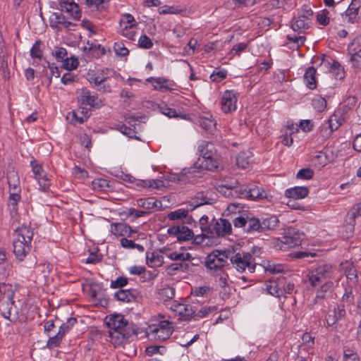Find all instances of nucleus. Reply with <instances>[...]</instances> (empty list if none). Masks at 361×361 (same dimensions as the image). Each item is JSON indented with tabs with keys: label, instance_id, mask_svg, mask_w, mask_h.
I'll return each instance as SVG.
<instances>
[{
	"label": "nucleus",
	"instance_id": "1",
	"mask_svg": "<svg viewBox=\"0 0 361 361\" xmlns=\"http://www.w3.org/2000/svg\"><path fill=\"white\" fill-rule=\"evenodd\" d=\"M106 324L109 329V334L111 338L128 340L131 336H137L139 334V328L133 324H129L120 314L110 315Z\"/></svg>",
	"mask_w": 361,
	"mask_h": 361
},
{
	"label": "nucleus",
	"instance_id": "2",
	"mask_svg": "<svg viewBox=\"0 0 361 361\" xmlns=\"http://www.w3.org/2000/svg\"><path fill=\"white\" fill-rule=\"evenodd\" d=\"M230 250H214L208 254L205 259V267L210 270H214L216 275L224 274L222 269L228 264L226 259H231Z\"/></svg>",
	"mask_w": 361,
	"mask_h": 361
},
{
	"label": "nucleus",
	"instance_id": "3",
	"mask_svg": "<svg viewBox=\"0 0 361 361\" xmlns=\"http://www.w3.org/2000/svg\"><path fill=\"white\" fill-rule=\"evenodd\" d=\"M305 234L293 227H288L281 240V250H286L302 245Z\"/></svg>",
	"mask_w": 361,
	"mask_h": 361
},
{
	"label": "nucleus",
	"instance_id": "4",
	"mask_svg": "<svg viewBox=\"0 0 361 361\" xmlns=\"http://www.w3.org/2000/svg\"><path fill=\"white\" fill-rule=\"evenodd\" d=\"M251 227L254 232L263 233L268 231L275 230L279 225V220L276 216L270 215L265 217L257 218L255 216Z\"/></svg>",
	"mask_w": 361,
	"mask_h": 361
},
{
	"label": "nucleus",
	"instance_id": "5",
	"mask_svg": "<svg viewBox=\"0 0 361 361\" xmlns=\"http://www.w3.org/2000/svg\"><path fill=\"white\" fill-rule=\"evenodd\" d=\"M252 260L254 258L250 252L236 253L230 259L231 264L235 265L238 271L243 272L247 267L251 273L255 271L256 267V264H252Z\"/></svg>",
	"mask_w": 361,
	"mask_h": 361
},
{
	"label": "nucleus",
	"instance_id": "6",
	"mask_svg": "<svg viewBox=\"0 0 361 361\" xmlns=\"http://www.w3.org/2000/svg\"><path fill=\"white\" fill-rule=\"evenodd\" d=\"M150 331L155 338L164 341L169 338L173 330L172 323L164 320L159 322L157 326H150Z\"/></svg>",
	"mask_w": 361,
	"mask_h": 361
},
{
	"label": "nucleus",
	"instance_id": "7",
	"mask_svg": "<svg viewBox=\"0 0 361 361\" xmlns=\"http://www.w3.org/2000/svg\"><path fill=\"white\" fill-rule=\"evenodd\" d=\"M78 102L81 106H90L92 108L99 109L103 106L102 101L98 99L96 94L92 95L87 88H82L78 96Z\"/></svg>",
	"mask_w": 361,
	"mask_h": 361
},
{
	"label": "nucleus",
	"instance_id": "8",
	"mask_svg": "<svg viewBox=\"0 0 361 361\" xmlns=\"http://www.w3.org/2000/svg\"><path fill=\"white\" fill-rule=\"evenodd\" d=\"M167 233L170 236H176L178 242H185L194 237L193 231L184 225L171 226L168 229Z\"/></svg>",
	"mask_w": 361,
	"mask_h": 361
},
{
	"label": "nucleus",
	"instance_id": "9",
	"mask_svg": "<svg viewBox=\"0 0 361 361\" xmlns=\"http://www.w3.org/2000/svg\"><path fill=\"white\" fill-rule=\"evenodd\" d=\"M255 216L252 214H239V215L233 219V224L235 228H242L247 233H253L254 229L250 228Z\"/></svg>",
	"mask_w": 361,
	"mask_h": 361
},
{
	"label": "nucleus",
	"instance_id": "10",
	"mask_svg": "<svg viewBox=\"0 0 361 361\" xmlns=\"http://www.w3.org/2000/svg\"><path fill=\"white\" fill-rule=\"evenodd\" d=\"M13 252L16 259L19 262H22L24 260L26 255L30 252L31 243L24 242L23 240L16 238L13 241Z\"/></svg>",
	"mask_w": 361,
	"mask_h": 361
},
{
	"label": "nucleus",
	"instance_id": "11",
	"mask_svg": "<svg viewBox=\"0 0 361 361\" xmlns=\"http://www.w3.org/2000/svg\"><path fill=\"white\" fill-rule=\"evenodd\" d=\"M59 8L62 12L69 13L73 20H78L81 18L79 6L73 0H60Z\"/></svg>",
	"mask_w": 361,
	"mask_h": 361
},
{
	"label": "nucleus",
	"instance_id": "12",
	"mask_svg": "<svg viewBox=\"0 0 361 361\" xmlns=\"http://www.w3.org/2000/svg\"><path fill=\"white\" fill-rule=\"evenodd\" d=\"M237 96L233 91H226L221 98V109L224 113H229L236 109Z\"/></svg>",
	"mask_w": 361,
	"mask_h": 361
},
{
	"label": "nucleus",
	"instance_id": "13",
	"mask_svg": "<svg viewBox=\"0 0 361 361\" xmlns=\"http://www.w3.org/2000/svg\"><path fill=\"white\" fill-rule=\"evenodd\" d=\"M121 179L129 183H134L136 186L140 188H158L159 185L157 180L137 179L130 174L123 173L120 176Z\"/></svg>",
	"mask_w": 361,
	"mask_h": 361
},
{
	"label": "nucleus",
	"instance_id": "14",
	"mask_svg": "<svg viewBox=\"0 0 361 361\" xmlns=\"http://www.w3.org/2000/svg\"><path fill=\"white\" fill-rule=\"evenodd\" d=\"M213 230L217 236H225L231 233V224L230 221L225 219L212 220Z\"/></svg>",
	"mask_w": 361,
	"mask_h": 361
},
{
	"label": "nucleus",
	"instance_id": "15",
	"mask_svg": "<svg viewBox=\"0 0 361 361\" xmlns=\"http://www.w3.org/2000/svg\"><path fill=\"white\" fill-rule=\"evenodd\" d=\"M137 205L145 211L161 210L163 205L160 200L154 197L140 198L137 200Z\"/></svg>",
	"mask_w": 361,
	"mask_h": 361
},
{
	"label": "nucleus",
	"instance_id": "16",
	"mask_svg": "<svg viewBox=\"0 0 361 361\" xmlns=\"http://www.w3.org/2000/svg\"><path fill=\"white\" fill-rule=\"evenodd\" d=\"M139 293L135 289H119L114 293V298L123 302H131L136 300Z\"/></svg>",
	"mask_w": 361,
	"mask_h": 361
},
{
	"label": "nucleus",
	"instance_id": "17",
	"mask_svg": "<svg viewBox=\"0 0 361 361\" xmlns=\"http://www.w3.org/2000/svg\"><path fill=\"white\" fill-rule=\"evenodd\" d=\"M50 26L54 29H57L59 25H62L66 28H69L71 26H75L76 25L66 20V16L61 13L54 12L51 14L49 18Z\"/></svg>",
	"mask_w": 361,
	"mask_h": 361
},
{
	"label": "nucleus",
	"instance_id": "18",
	"mask_svg": "<svg viewBox=\"0 0 361 361\" xmlns=\"http://www.w3.org/2000/svg\"><path fill=\"white\" fill-rule=\"evenodd\" d=\"M14 235H16L17 238L20 239L24 242L31 243L33 238L34 232L30 226L23 224L15 229Z\"/></svg>",
	"mask_w": 361,
	"mask_h": 361
},
{
	"label": "nucleus",
	"instance_id": "19",
	"mask_svg": "<svg viewBox=\"0 0 361 361\" xmlns=\"http://www.w3.org/2000/svg\"><path fill=\"white\" fill-rule=\"evenodd\" d=\"M267 192L255 183H249L247 188V199L250 200H257L267 198Z\"/></svg>",
	"mask_w": 361,
	"mask_h": 361
},
{
	"label": "nucleus",
	"instance_id": "20",
	"mask_svg": "<svg viewBox=\"0 0 361 361\" xmlns=\"http://www.w3.org/2000/svg\"><path fill=\"white\" fill-rule=\"evenodd\" d=\"M111 232L114 235L118 236H130L134 232L131 227L125 223H112L111 224Z\"/></svg>",
	"mask_w": 361,
	"mask_h": 361
},
{
	"label": "nucleus",
	"instance_id": "21",
	"mask_svg": "<svg viewBox=\"0 0 361 361\" xmlns=\"http://www.w3.org/2000/svg\"><path fill=\"white\" fill-rule=\"evenodd\" d=\"M309 188L307 187L296 186L287 189L285 191V195L287 197L293 200L302 199L308 195Z\"/></svg>",
	"mask_w": 361,
	"mask_h": 361
},
{
	"label": "nucleus",
	"instance_id": "22",
	"mask_svg": "<svg viewBox=\"0 0 361 361\" xmlns=\"http://www.w3.org/2000/svg\"><path fill=\"white\" fill-rule=\"evenodd\" d=\"M310 19H305L302 18L301 16H298V18H293L291 20V28L293 31L302 33L305 30L308 29L310 25Z\"/></svg>",
	"mask_w": 361,
	"mask_h": 361
},
{
	"label": "nucleus",
	"instance_id": "23",
	"mask_svg": "<svg viewBox=\"0 0 361 361\" xmlns=\"http://www.w3.org/2000/svg\"><path fill=\"white\" fill-rule=\"evenodd\" d=\"M90 109L84 106L80 107L77 111H73L72 123L76 125L77 123H83L90 116Z\"/></svg>",
	"mask_w": 361,
	"mask_h": 361
},
{
	"label": "nucleus",
	"instance_id": "24",
	"mask_svg": "<svg viewBox=\"0 0 361 361\" xmlns=\"http://www.w3.org/2000/svg\"><path fill=\"white\" fill-rule=\"evenodd\" d=\"M361 7V0H352L348 9L345 11V16L348 17L349 22L353 23L355 22L358 16L359 9Z\"/></svg>",
	"mask_w": 361,
	"mask_h": 361
},
{
	"label": "nucleus",
	"instance_id": "25",
	"mask_svg": "<svg viewBox=\"0 0 361 361\" xmlns=\"http://www.w3.org/2000/svg\"><path fill=\"white\" fill-rule=\"evenodd\" d=\"M316 73V68L310 66L306 69L304 74V80L307 87L310 90H314L317 87Z\"/></svg>",
	"mask_w": 361,
	"mask_h": 361
},
{
	"label": "nucleus",
	"instance_id": "26",
	"mask_svg": "<svg viewBox=\"0 0 361 361\" xmlns=\"http://www.w3.org/2000/svg\"><path fill=\"white\" fill-rule=\"evenodd\" d=\"M199 152L202 159L199 158L198 161L206 158L217 155L214 145L210 142H204L199 147Z\"/></svg>",
	"mask_w": 361,
	"mask_h": 361
},
{
	"label": "nucleus",
	"instance_id": "27",
	"mask_svg": "<svg viewBox=\"0 0 361 361\" xmlns=\"http://www.w3.org/2000/svg\"><path fill=\"white\" fill-rule=\"evenodd\" d=\"M15 290L11 284L0 282V302L8 301L14 298Z\"/></svg>",
	"mask_w": 361,
	"mask_h": 361
},
{
	"label": "nucleus",
	"instance_id": "28",
	"mask_svg": "<svg viewBox=\"0 0 361 361\" xmlns=\"http://www.w3.org/2000/svg\"><path fill=\"white\" fill-rule=\"evenodd\" d=\"M161 112L169 118H181L187 120L189 118L188 114L178 113L176 109L169 107L166 104L159 106Z\"/></svg>",
	"mask_w": 361,
	"mask_h": 361
},
{
	"label": "nucleus",
	"instance_id": "29",
	"mask_svg": "<svg viewBox=\"0 0 361 361\" xmlns=\"http://www.w3.org/2000/svg\"><path fill=\"white\" fill-rule=\"evenodd\" d=\"M147 264L151 267H161L164 263V257L154 252H147L146 253Z\"/></svg>",
	"mask_w": 361,
	"mask_h": 361
},
{
	"label": "nucleus",
	"instance_id": "30",
	"mask_svg": "<svg viewBox=\"0 0 361 361\" xmlns=\"http://www.w3.org/2000/svg\"><path fill=\"white\" fill-rule=\"evenodd\" d=\"M201 164L200 167L208 171H214L217 169L219 165V161L217 159V155L213 156L209 158H206L200 161Z\"/></svg>",
	"mask_w": 361,
	"mask_h": 361
},
{
	"label": "nucleus",
	"instance_id": "31",
	"mask_svg": "<svg viewBox=\"0 0 361 361\" xmlns=\"http://www.w3.org/2000/svg\"><path fill=\"white\" fill-rule=\"evenodd\" d=\"M361 216V202L355 205L348 214L347 224L350 226V230L354 227L355 219Z\"/></svg>",
	"mask_w": 361,
	"mask_h": 361
},
{
	"label": "nucleus",
	"instance_id": "32",
	"mask_svg": "<svg viewBox=\"0 0 361 361\" xmlns=\"http://www.w3.org/2000/svg\"><path fill=\"white\" fill-rule=\"evenodd\" d=\"M14 302L13 298L8 301L4 299L3 301L0 302V311L5 319L10 320L11 310L14 305Z\"/></svg>",
	"mask_w": 361,
	"mask_h": 361
},
{
	"label": "nucleus",
	"instance_id": "33",
	"mask_svg": "<svg viewBox=\"0 0 361 361\" xmlns=\"http://www.w3.org/2000/svg\"><path fill=\"white\" fill-rule=\"evenodd\" d=\"M332 271V266L327 264L320 265L314 269V272L317 273L323 280L331 278Z\"/></svg>",
	"mask_w": 361,
	"mask_h": 361
},
{
	"label": "nucleus",
	"instance_id": "34",
	"mask_svg": "<svg viewBox=\"0 0 361 361\" xmlns=\"http://www.w3.org/2000/svg\"><path fill=\"white\" fill-rule=\"evenodd\" d=\"M330 72L334 75L336 80H342L345 78L344 68L337 61H334L330 66Z\"/></svg>",
	"mask_w": 361,
	"mask_h": 361
},
{
	"label": "nucleus",
	"instance_id": "35",
	"mask_svg": "<svg viewBox=\"0 0 361 361\" xmlns=\"http://www.w3.org/2000/svg\"><path fill=\"white\" fill-rule=\"evenodd\" d=\"M159 299L163 301L171 300L175 296V288L169 286H166L158 291Z\"/></svg>",
	"mask_w": 361,
	"mask_h": 361
},
{
	"label": "nucleus",
	"instance_id": "36",
	"mask_svg": "<svg viewBox=\"0 0 361 361\" xmlns=\"http://www.w3.org/2000/svg\"><path fill=\"white\" fill-rule=\"evenodd\" d=\"M189 267L190 266L188 263H185L182 261L180 262L171 264L168 266L166 270L169 274L173 275L176 271H186L188 270Z\"/></svg>",
	"mask_w": 361,
	"mask_h": 361
},
{
	"label": "nucleus",
	"instance_id": "37",
	"mask_svg": "<svg viewBox=\"0 0 361 361\" xmlns=\"http://www.w3.org/2000/svg\"><path fill=\"white\" fill-rule=\"evenodd\" d=\"M197 123L207 131H212L216 126V122L213 119L205 116L199 117Z\"/></svg>",
	"mask_w": 361,
	"mask_h": 361
},
{
	"label": "nucleus",
	"instance_id": "38",
	"mask_svg": "<svg viewBox=\"0 0 361 361\" xmlns=\"http://www.w3.org/2000/svg\"><path fill=\"white\" fill-rule=\"evenodd\" d=\"M62 62V68L69 71L76 69L79 65L78 59L73 56L71 58L66 57Z\"/></svg>",
	"mask_w": 361,
	"mask_h": 361
},
{
	"label": "nucleus",
	"instance_id": "39",
	"mask_svg": "<svg viewBox=\"0 0 361 361\" xmlns=\"http://www.w3.org/2000/svg\"><path fill=\"white\" fill-rule=\"evenodd\" d=\"M76 323L77 319L75 317L68 318L66 322L63 323L60 326L59 332L64 336Z\"/></svg>",
	"mask_w": 361,
	"mask_h": 361
},
{
	"label": "nucleus",
	"instance_id": "40",
	"mask_svg": "<svg viewBox=\"0 0 361 361\" xmlns=\"http://www.w3.org/2000/svg\"><path fill=\"white\" fill-rule=\"evenodd\" d=\"M64 336L58 331V333L53 336H50L47 343V347L49 349H52L54 348L59 347L63 340Z\"/></svg>",
	"mask_w": 361,
	"mask_h": 361
},
{
	"label": "nucleus",
	"instance_id": "41",
	"mask_svg": "<svg viewBox=\"0 0 361 361\" xmlns=\"http://www.w3.org/2000/svg\"><path fill=\"white\" fill-rule=\"evenodd\" d=\"M188 214V209L181 208L170 212L169 214H168L167 217L170 220L175 221L178 219H183L187 217Z\"/></svg>",
	"mask_w": 361,
	"mask_h": 361
},
{
	"label": "nucleus",
	"instance_id": "42",
	"mask_svg": "<svg viewBox=\"0 0 361 361\" xmlns=\"http://www.w3.org/2000/svg\"><path fill=\"white\" fill-rule=\"evenodd\" d=\"M326 101L324 97L318 96L313 99L312 106L314 109L318 112L324 111L326 108Z\"/></svg>",
	"mask_w": 361,
	"mask_h": 361
},
{
	"label": "nucleus",
	"instance_id": "43",
	"mask_svg": "<svg viewBox=\"0 0 361 361\" xmlns=\"http://www.w3.org/2000/svg\"><path fill=\"white\" fill-rule=\"evenodd\" d=\"M149 82H154L157 85L154 86V89L156 90H160V89H165V90H170V88L166 85V84L168 82V80L164 78H154L151 77L146 80Z\"/></svg>",
	"mask_w": 361,
	"mask_h": 361
},
{
	"label": "nucleus",
	"instance_id": "44",
	"mask_svg": "<svg viewBox=\"0 0 361 361\" xmlns=\"http://www.w3.org/2000/svg\"><path fill=\"white\" fill-rule=\"evenodd\" d=\"M86 4L92 7L94 6L98 11L104 10L108 6V0H86Z\"/></svg>",
	"mask_w": 361,
	"mask_h": 361
},
{
	"label": "nucleus",
	"instance_id": "45",
	"mask_svg": "<svg viewBox=\"0 0 361 361\" xmlns=\"http://www.w3.org/2000/svg\"><path fill=\"white\" fill-rule=\"evenodd\" d=\"M30 166L32 167V171L33 172L35 178L41 177L45 174L42 164H39L37 160H32L30 161Z\"/></svg>",
	"mask_w": 361,
	"mask_h": 361
},
{
	"label": "nucleus",
	"instance_id": "46",
	"mask_svg": "<svg viewBox=\"0 0 361 361\" xmlns=\"http://www.w3.org/2000/svg\"><path fill=\"white\" fill-rule=\"evenodd\" d=\"M41 43L42 42L40 40H37L32 45L30 49V56L32 58L39 59L42 58V51L40 49Z\"/></svg>",
	"mask_w": 361,
	"mask_h": 361
},
{
	"label": "nucleus",
	"instance_id": "47",
	"mask_svg": "<svg viewBox=\"0 0 361 361\" xmlns=\"http://www.w3.org/2000/svg\"><path fill=\"white\" fill-rule=\"evenodd\" d=\"M248 184L247 185H239L236 183V185H233V190L235 192V195H238L239 197H245L247 199Z\"/></svg>",
	"mask_w": 361,
	"mask_h": 361
},
{
	"label": "nucleus",
	"instance_id": "48",
	"mask_svg": "<svg viewBox=\"0 0 361 361\" xmlns=\"http://www.w3.org/2000/svg\"><path fill=\"white\" fill-rule=\"evenodd\" d=\"M314 171L310 168H305L299 170L297 173L296 177L302 180H310L314 176Z\"/></svg>",
	"mask_w": 361,
	"mask_h": 361
},
{
	"label": "nucleus",
	"instance_id": "49",
	"mask_svg": "<svg viewBox=\"0 0 361 361\" xmlns=\"http://www.w3.org/2000/svg\"><path fill=\"white\" fill-rule=\"evenodd\" d=\"M20 200V195L18 192L10 193L8 197V206L12 207L11 212H17V205Z\"/></svg>",
	"mask_w": 361,
	"mask_h": 361
},
{
	"label": "nucleus",
	"instance_id": "50",
	"mask_svg": "<svg viewBox=\"0 0 361 361\" xmlns=\"http://www.w3.org/2000/svg\"><path fill=\"white\" fill-rule=\"evenodd\" d=\"M249 164V158L246 156V153L241 152L236 157V164L239 168L246 169Z\"/></svg>",
	"mask_w": 361,
	"mask_h": 361
},
{
	"label": "nucleus",
	"instance_id": "51",
	"mask_svg": "<svg viewBox=\"0 0 361 361\" xmlns=\"http://www.w3.org/2000/svg\"><path fill=\"white\" fill-rule=\"evenodd\" d=\"M128 283V280L125 276H118L115 281L111 282L110 287L111 288H120L121 289L126 286Z\"/></svg>",
	"mask_w": 361,
	"mask_h": 361
},
{
	"label": "nucleus",
	"instance_id": "52",
	"mask_svg": "<svg viewBox=\"0 0 361 361\" xmlns=\"http://www.w3.org/2000/svg\"><path fill=\"white\" fill-rule=\"evenodd\" d=\"M137 24H131L130 25H126L124 28L122 29L121 35L130 40H134V37L135 35V31L132 30L133 27H135Z\"/></svg>",
	"mask_w": 361,
	"mask_h": 361
},
{
	"label": "nucleus",
	"instance_id": "53",
	"mask_svg": "<svg viewBox=\"0 0 361 361\" xmlns=\"http://www.w3.org/2000/svg\"><path fill=\"white\" fill-rule=\"evenodd\" d=\"M114 49L116 52V54L120 56H126L129 54L128 49L122 42L114 43Z\"/></svg>",
	"mask_w": 361,
	"mask_h": 361
},
{
	"label": "nucleus",
	"instance_id": "54",
	"mask_svg": "<svg viewBox=\"0 0 361 361\" xmlns=\"http://www.w3.org/2000/svg\"><path fill=\"white\" fill-rule=\"evenodd\" d=\"M98 249L94 252H91L89 257L85 259L86 264H96L102 260V255L98 254Z\"/></svg>",
	"mask_w": 361,
	"mask_h": 361
},
{
	"label": "nucleus",
	"instance_id": "55",
	"mask_svg": "<svg viewBox=\"0 0 361 361\" xmlns=\"http://www.w3.org/2000/svg\"><path fill=\"white\" fill-rule=\"evenodd\" d=\"M11 270V264L0 265V282L6 283Z\"/></svg>",
	"mask_w": 361,
	"mask_h": 361
},
{
	"label": "nucleus",
	"instance_id": "56",
	"mask_svg": "<svg viewBox=\"0 0 361 361\" xmlns=\"http://www.w3.org/2000/svg\"><path fill=\"white\" fill-rule=\"evenodd\" d=\"M0 71L4 79L10 78V72L8 68V58L0 59Z\"/></svg>",
	"mask_w": 361,
	"mask_h": 361
},
{
	"label": "nucleus",
	"instance_id": "57",
	"mask_svg": "<svg viewBox=\"0 0 361 361\" xmlns=\"http://www.w3.org/2000/svg\"><path fill=\"white\" fill-rule=\"evenodd\" d=\"M216 310V307L215 306L204 307L201 308V310H200L197 312H196V310H195V315L193 316V318L197 319L199 318L204 317L209 312H212Z\"/></svg>",
	"mask_w": 361,
	"mask_h": 361
},
{
	"label": "nucleus",
	"instance_id": "58",
	"mask_svg": "<svg viewBox=\"0 0 361 361\" xmlns=\"http://www.w3.org/2000/svg\"><path fill=\"white\" fill-rule=\"evenodd\" d=\"M138 45L140 48L149 49L152 47L153 43L148 36L143 35L139 39Z\"/></svg>",
	"mask_w": 361,
	"mask_h": 361
},
{
	"label": "nucleus",
	"instance_id": "59",
	"mask_svg": "<svg viewBox=\"0 0 361 361\" xmlns=\"http://www.w3.org/2000/svg\"><path fill=\"white\" fill-rule=\"evenodd\" d=\"M308 281L312 287H316L323 279L317 275V273L314 272V270L310 271L308 273Z\"/></svg>",
	"mask_w": 361,
	"mask_h": 361
},
{
	"label": "nucleus",
	"instance_id": "60",
	"mask_svg": "<svg viewBox=\"0 0 361 361\" xmlns=\"http://www.w3.org/2000/svg\"><path fill=\"white\" fill-rule=\"evenodd\" d=\"M119 126V130L123 135L128 136L130 138H135L137 140H139V138L135 135L136 132L135 131V130L132 129L130 127L126 126L124 124H121Z\"/></svg>",
	"mask_w": 361,
	"mask_h": 361
},
{
	"label": "nucleus",
	"instance_id": "61",
	"mask_svg": "<svg viewBox=\"0 0 361 361\" xmlns=\"http://www.w3.org/2000/svg\"><path fill=\"white\" fill-rule=\"evenodd\" d=\"M350 61L353 68L361 69V49L356 53L351 54Z\"/></svg>",
	"mask_w": 361,
	"mask_h": 361
},
{
	"label": "nucleus",
	"instance_id": "62",
	"mask_svg": "<svg viewBox=\"0 0 361 361\" xmlns=\"http://www.w3.org/2000/svg\"><path fill=\"white\" fill-rule=\"evenodd\" d=\"M329 11L327 9H324L322 13H318L317 15V22L323 25L326 26L329 23V18L328 17Z\"/></svg>",
	"mask_w": 361,
	"mask_h": 361
},
{
	"label": "nucleus",
	"instance_id": "63",
	"mask_svg": "<svg viewBox=\"0 0 361 361\" xmlns=\"http://www.w3.org/2000/svg\"><path fill=\"white\" fill-rule=\"evenodd\" d=\"M92 185L94 188H97L100 190H105L106 188H109V182L104 178L95 179L93 180Z\"/></svg>",
	"mask_w": 361,
	"mask_h": 361
},
{
	"label": "nucleus",
	"instance_id": "64",
	"mask_svg": "<svg viewBox=\"0 0 361 361\" xmlns=\"http://www.w3.org/2000/svg\"><path fill=\"white\" fill-rule=\"evenodd\" d=\"M68 52L63 47H57L54 52H52V55L55 56L57 61H63L67 57Z\"/></svg>",
	"mask_w": 361,
	"mask_h": 361
}]
</instances>
